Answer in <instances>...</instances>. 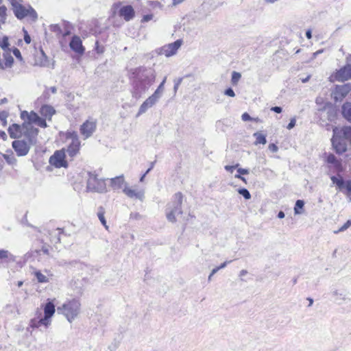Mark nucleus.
<instances>
[{
	"mask_svg": "<svg viewBox=\"0 0 351 351\" xmlns=\"http://www.w3.org/2000/svg\"><path fill=\"white\" fill-rule=\"evenodd\" d=\"M21 118L23 121V125L12 124L8 128V132L11 138H16L24 134L29 138L31 144L36 143V137L38 134V130L34 128L32 124L45 128L47 124L44 119L39 117L34 111H22Z\"/></svg>",
	"mask_w": 351,
	"mask_h": 351,
	"instance_id": "obj_1",
	"label": "nucleus"
},
{
	"mask_svg": "<svg viewBox=\"0 0 351 351\" xmlns=\"http://www.w3.org/2000/svg\"><path fill=\"white\" fill-rule=\"evenodd\" d=\"M156 79L155 71L152 69L138 68L132 73V96L139 99L154 84Z\"/></svg>",
	"mask_w": 351,
	"mask_h": 351,
	"instance_id": "obj_2",
	"label": "nucleus"
},
{
	"mask_svg": "<svg viewBox=\"0 0 351 351\" xmlns=\"http://www.w3.org/2000/svg\"><path fill=\"white\" fill-rule=\"evenodd\" d=\"M56 298H47L45 303L37 308L34 316L29 320V326L32 329L48 328L52 323L56 313Z\"/></svg>",
	"mask_w": 351,
	"mask_h": 351,
	"instance_id": "obj_3",
	"label": "nucleus"
},
{
	"mask_svg": "<svg viewBox=\"0 0 351 351\" xmlns=\"http://www.w3.org/2000/svg\"><path fill=\"white\" fill-rule=\"evenodd\" d=\"M58 313L62 315L71 324L77 319L82 313V302L80 298L67 299L57 308Z\"/></svg>",
	"mask_w": 351,
	"mask_h": 351,
	"instance_id": "obj_4",
	"label": "nucleus"
},
{
	"mask_svg": "<svg viewBox=\"0 0 351 351\" xmlns=\"http://www.w3.org/2000/svg\"><path fill=\"white\" fill-rule=\"evenodd\" d=\"M183 195L178 192L173 196L172 200L167 204L165 210V215L167 220L174 223L176 221V217L182 214Z\"/></svg>",
	"mask_w": 351,
	"mask_h": 351,
	"instance_id": "obj_5",
	"label": "nucleus"
},
{
	"mask_svg": "<svg viewBox=\"0 0 351 351\" xmlns=\"http://www.w3.org/2000/svg\"><path fill=\"white\" fill-rule=\"evenodd\" d=\"M86 189L90 192L106 193L107 192L106 181L104 179H99L97 175L90 173L87 180Z\"/></svg>",
	"mask_w": 351,
	"mask_h": 351,
	"instance_id": "obj_6",
	"label": "nucleus"
},
{
	"mask_svg": "<svg viewBox=\"0 0 351 351\" xmlns=\"http://www.w3.org/2000/svg\"><path fill=\"white\" fill-rule=\"evenodd\" d=\"M13 12L16 17L19 19H22L26 16L29 17L33 21H35L38 18V14L36 10L31 6L27 7L18 3L16 2L12 3Z\"/></svg>",
	"mask_w": 351,
	"mask_h": 351,
	"instance_id": "obj_7",
	"label": "nucleus"
},
{
	"mask_svg": "<svg viewBox=\"0 0 351 351\" xmlns=\"http://www.w3.org/2000/svg\"><path fill=\"white\" fill-rule=\"evenodd\" d=\"M182 45V40L179 39L176 41L165 45L160 48L156 49L158 55H164L165 57H171L176 54L178 50Z\"/></svg>",
	"mask_w": 351,
	"mask_h": 351,
	"instance_id": "obj_8",
	"label": "nucleus"
},
{
	"mask_svg": "<svg viewBox=\"0 0 351 351\" xmlns=\"http://www.w3.org/2000/svg\"><path fill=\"white\" fill-rule=\"evenodd\" d=\"M351 91V84L336 85L332 90L331 97L335 101H341Z\"/></svg>",
	"mask_w": 351,
	"mask_h": 351,
	"instance_id": "obj_9",
	"label": "nucleus"
},
{
	"mask_svg": "<svg viewBox=\"0 0 351 351\" xmlns=\"http://www.w3.org/2000/svg\"><path fill=\"white\" fill-rule=\"evenodd\" d=\"M123 193L130 199L143 202L145 199V190L125 185L123 189Z\"/></svg>",
	"mask_w": 351,
	"mask_h": 351,
	"instance_id": "obj_10",
	"label": "nucleus"
},
{
	"mask_svg": "<svg viewBox=\"0 0 351 351\" xmlns=\"http://www.w3.org/2000/svg\"><path fill=\"white\" fill-rule=\"evenodd\" d=\"M97 120L93 118H88L83 124L80 126V134L84 136V138H88L90 137L95 132L97 128Z\"/></svg>",
	"mask_w": 351,
	"mask_h": 351,
	"instance_id": "obj_11",
	"label": "nucleus"
},
{
	"mask_svg": "<svg viewBox=\"0 0 351 351\" xmlns=\"http://www.w3.org/2000/svg\"><path fill=\"white\" fill-rule=\"evenodd\" d=\"M67 138L71 139V142L69 143L67 148V152L70 156L73 157L75 156L80 150V141L75 132H68Z\"/></svg>",
	"mask_w": 351,
	"mask_h": 351,
	"instance_id": "obj_12",
	"label": "nucleus"
},
{
	"mask_svg": "<svg viewBox=\"0 0 351 351\" xmlns=\"http://www.w3.org/2000/svg\"><path fill=\"white\" fill-rule=\"evenodd\" d=\"M49 162L51 165L60 168L66 167L67 162L65 160V152L64 149L58 150L50 157Z\"/></svg>",
	"mask_w": 351,
	"mask_h": 351,
	"instance_id": "obj_13",
	"label": "nucleus"
},
{
	"mask_svg": "<svg viewBox=\"0 0 351 351\" xmlns=\"http://www.w3.org/2000/svg\"><path fill=\"white\" fill-rule=\"evenodd\" d=\"M338 132L335 131V135L333 134L331 139L332 144L337 154H342L347 150V146L348 141L340 138L337 135Z\"/></svg>",
	"mask_w": 351,
	"mask_h": 351,
	"instance_id": "obj_14",
	"label": "nucleus"
},
{
	"mask_svg": "<svg viewBox=\"0 0 351 351\" xmlns=\"http://www.w3.org/2000/svg\"><path fill=\"white\" fill-rule=\"evenodd\" d=\"M12 147L17 156H24L28 154L30 146L25 141L16 140L12 142Z\"/></svg>",
	"mask_w": 351,
	"mask_h": 351,
	"instance_id": "obj_15",
	"label": "nucleus"
},
{
	"mask_svg": "<svg viewBox=\"0 0 351 351\" xmlns=\"http://www.w3.org/2000/svg\"><path fill=\"white\" fill-rule=\"evenodd\" d=\"M160 97L153 93L151 96L145 99V101L141 105L138 112L136 114L137 117L144 114L149 108L154 106Z\"/></svg>",
	"mask_w": 351,
	"mask_h": 351,
	"instance_id": "obj_16",
	"label": "nucleus"
},
{
	"mask_svg": "<svg viewBox=\"0 0 351 351\" xmlns=\"http://www.w3.org/2000/svg\"><path fill=\"white\" fill-rule=\"evenodd\" d=\"M333 77L335 80L339 82H344L351 79V64H347L339 69Z\"/></svg>",
	"mask_w": 351,
	"mask_h": 351,
	"instance_id": "obj_17",
	"label": "nucleus"
},
{
	"mask_svg": "<svg viewBox=\"0 0 351 351\" xmlns=\"http://www.w3.org/2000/svg\"><path fill=\"white\" fill-rule=\"evenodd\" d=\"M69 46L73 51L78 54L82 55L84 53L85 49L82 45V40L77 36H74L72 37L69 43Z\"/></svg>",
	"mask_w": 351,
	"mask_h": 351,
	"instance_id": "obj_18",
	"label": "nucleus"
},
{
	"mask_svg": "<svg viewBox=\"0 0 351 351\" xmlns=\"http://www.w3.org/2000/svg\"><path fill=\"white\" fill-rule=\"evenodd\" d=\"M337 131L338 136L345 139L351 143V126H344L342 128L335 127L333 128V134L335 135V131Z\"/></svg>",
	"mask_w": 351,
	"mask_h": 351,
	"instance_id": "obj_19",
	"label": "nucleus"
},
{
	"mask_svg": "<svg viewBox=\"0 0 351 351\" xmlns=\"http://www.w3.org/2000/svg\"><path fill=\"white\" fill-rule=\"evenodd\" d=\"M330 179L339 190L346 188L348 193H351V180L345 182L341 176H332Z\"/></svg>",
	"mask_w": 351,
	"mask_h": 351,
	"instance_id": "obj_20",
	"label": "nucleus"
},
{
	"mask_svg": "<svg viewBox=\"0 0 351 351\" xmlns=\"http://www.w3.org/2000/svg\"><path fill=\"white\" fill-rule=\"evenodd\" d=\"M110 186L114 190L121 189L123 191V187L128 185L123 175L110 179Z\"/></svg>",
	"mask_w": 351,
	"mask_h": 351,
	"instance_id": "obj_21",
	"label": "nucleus"
},
{
	"mask_svg": "<svg viewBox=\"0 0 351 351\" xmlns=\"http://www.w3.org/2000/svg\"><path fill=\"white\" fill-rule=\"evenodd\" d=\"M119 14L126 21H129L134 16V10L131 5H125L120 8Z\"/></svg>",
	"mask_w": 351,
	"mask_h": 351,
	"instance_id": "obj_22",
	"label": "nucleus"
},
{
	"mask_svg": "<svg viewBox=\"0 0 351 351\" xmlns=\"http://www.w3.org/2000/svg\"><path fill=\"white\" fill-rule=\"evenodd\" d=\"M34 274L39 283H47L52 278V274L47 271L43 273L40 270H36Z\"/></svg>",
	"mask_w": 351,
	"mask_h": 351,
	"instance_id": "obj_23",
	"label": "nucleus"
},
{
	"mask_svg": "<svg viewBox=\"0 0 351 351\" xmlns=\"http://www.w3.org/2000/svg\"><path fill=\"white\" fill-rule=\"evenodd\" d=\"M56 110L54 108L49 105H44L40 108V114L45 118L44 119L46 121V119L51 120L52 116L55 114Z\"/></svg>",
	"mask_w": 351,
	"mask_h": 351,
	"instance_id": "obj_24",
	"label": "nucleus"
},
{
	"mask_svg": "<svg viewBox=\"0 0 351 351\" xmlns=\"http://www.w3.org/2000/svg\"><path fill=\"white\" fill-rule=\"evenodd\" d=\"M341 112L343 117L349 122L351 123V103L346 102L341 108Z\"/></svg>",
	"mask_w": 351,
	"mask_h": 351,
	"instance_id": "obj_25",
	"label": "nucleus"
},
{
	"mask_svg": "<svg viewBox=\"0 0 351 351\" xmlns=\"http://www.w3.org/2000/svg\"><path fill=\"white\" fill-rule=\"evenodd\" d=\"M327 162L331 165H333L334 167L335 168L336 171L338 172L341 171V163L340 161H339L337 158L333 154H329L327 156Z\"/></svg>",
	"mask_w": 351,
	"mask_h": 351,
	"instance_id": "obj_26",
	"label": "nucleus"
},
{
	"mask_svg": "<svg viewBox=\"0 0 351 351\" xmlns=\"http://www.w3.org/2000/svg\"><path fill=\"white\" fill-rule=\"evenodd\" d=\"M50 234L51 239H57L58 241H60L65 239V234H64L63 230L60 228H56L53 230Z\"/></svg>",
	"mask_w": 351,
	"mask_h": 351,
	"instance_id": "obj_27",
	"label": "nucleus"
},
{
	"mask_svg": "<svg viewBox=\"0 0 351 351\" xmlns=\"http://www.w3.org/2000/svg\"><path fill=\"white\" fill-rule=\"evenodd\" d=\"M40 57L36 59V64L41 66H47L49 65V60L43 50L40 51Z\"/></svg>",
	"mask_w": 351,
	"mask_h": 351,
	"instance_id": "obj_28",
	"label": "nucleus"
},
{
	"mask_svg": "<svg viewBox=\"0 0 351 351\" xmlns=\"http://www.w3.org/2000/svg\"><path fill=\"white\" fill-rule=\"evenodd\" d=\"M253 136L256 138L254 145H257L258 144H262V145L266 144V143H267L266 137L263 133H261L260 132H255L253 134Z\"/></svg>",
	"mask_w": 351,
	"mask_h": 351,
	"instance_id": "obj_29",
	"label": "nucleus"
},
{
	"mask_svg": "<svg viewBox=\"0 0 351 351\" xmlns=\"http://www.w3.org/2000/svg\"><path fill=\"white\" fill-rule=\"evenodd\" d=\"M332 295L337 300H346V295L344 292L341 291L339 289H335L332 291Z\"/></svg>",
	"mask_w": 351,
	"mask_h": 351,
	"instance_id": "obj_30",
	"label": "nucleus"
},
{
	"mask_svg": "<svg viewBox=\"0 0 351 351\" xmlns=\"http://www.w3.org/2000/svg\"><path fill=\"white\" fill-rule=\"evenodd\" d=\"M5 161L10 165H14L16 163V159L12 153L5 154L3 155Z\"/></svg>",
	"mask_w": 351,
	"mask_h": 351,
	"instance_id": "obj_31",
	"label": "nucleus"
},
{
	"mask_svg": "<svg viewBox=\"0 0 351 351\" xmlns=\"http://www.w3.org/2000/svg\"><path fill=\"white\" fill-rule=\"evenodd\" d=\"M167 80V77H165L162 82L160 84V85L158 86L157 89L154 91V94L159 97H161L163 91H164V86Z\"/></svg>",
	"mask_w": 351,
	"mask_h": 351,
	"instance_id": "obj_32",
	"label": "nucleus"
},
{
	"mask_svg": "<svg viewBox=\"0 0 351 351\" xmlns=\"http://www.w3.org/2000/svg\"><path fill=\"white\" fill-rule=\"evenodd\" d=\"M7 259L8 261H13V256L7 250H0V260Z\"/></svg>",
	"mask_w": 351,
	"mask_h": 351,
	"instance_id": "obj_33",
	"label": "nucleus"
},
{
	"mask_svg": "<svg viewBox=\"0 0 351 351\" xmlns=\"http://www.w3.org/2000/svg\"><path fill=\"white\" fill-rule=\"evenodd\" d=\"M304 205V202L303 200L298 199L295 202V208H294V212L295 214H301L302 211L300 210V209H302Z\"/></svg>",
	"mask_w": 351,
	"mask_h": 351,
	"instance_id": "obj_34",
	"label": "nucleus"
},
{
	"mask_svg": "<svg viewBox=\"0 0 351 351\" xmlns=\"http://www.w3.org/2000/svg\"><path fill=\"white\" fill-rule=\"evenodd\" d=\"M6 12H7V8L5 6H4V5L0 6V19H1V23L2 24H4L5 23Z\"/></svg>",
	"mask_w": 351,
	"mask_h": 351,
	"instance_id": "obj_35",
	"label": "nucleus"
},
{
	"mask_svg": "<svg viewBox=\"0 0 351 351\" xmlns=\"http://www.w3.org/2000/svg\"><path fill=\"white\" fill-rule=\"evenodd\" d=\"M241 77V75L240 73L233 71L232 73L231 82L233 85H237L238 82Z\"/></svg>",
	"mask_w": 351,
	"mask_h": 351,
	"instance_id": "obj_36",
	"label": "nucleus"
},
{
	"mask_svg": "<svg viewBox=\"0 0 351 351\" xmlns=\"http://www.w3.org/2000/svg\"><path fill=\"white\" fill-rule=\"evenodd\" d=\"M240 195H243L245 199H249L251 197L250 192L246 189H240L238 190Z\"/></svg>",
	"mask_w": 351,
	"mask_h": 351,
	"instance_id": "obj_37",
	"label": "nucleus"
},
{
	"mask_svg": "<svg viewBox=\"0 0 351 351\" xmlns=\"http://www.w3.org/2000/svg\"><path fill=\"white\" fill-rule=\"evenodd\" d=\"M97 215H98V218H99V221H101V223H102V225L104 226H105L106 228H108V226L106 225V221L104 217V212H101V211L99 212Z\"/></svg>",
	"mask_w": 351,
	"mask_h": 351,
	"instance_id": "obj_38",
	"label": "nucleus"
},
{
	"mask_svg": "<svg viewBox=\"0 0 351 351\" xmlns=\"http://www.w3.org/2000/svg\"><path fill=\"white\" fill-rule=\"evenodd\" d=\"M295 123H296V119L295 117L292 118L291 120H290V122L288 124L287 128L288 130H291L292 128H293L295 125Z\"/></svg>",
	"mask_w": 351,
	"mask_h": 351,
	"instance_id": "obj_39",
	"label": "nucleus"
},
{
	"mask_svg": "<svg viewBox=\"0 0 351 351\" xmlns=\"http://www.w3.org/2000/svg\"><path fill=\"white\" fill-rule=\"evenodd\" d=\"M351 226V219L347 221L340 228L339 231H344Z\"/></svg>",
	"mask_w": 351,
	"mask_h": 351,
	"instance_id": "obj_40",
	"label": "nucleus"
},
{
	"mask_svg": "<svg viewBox=\"0 0 351 351\" xmlns=\"http://www.w3.org/2000/svg\"><path fill=\"white\" fill-rule=\"evenodd\" d=\"M224 94L226 95L231 97H234L235 96V93H234V90L231 88H229L226 89L225 90Z\"/></svg>",
	"mask_w": 351,
	"mask_h": 351,
	"instance_id": "obj_41",
	"label": "nucleus"
},
{
	"mask_svg": "<svg viewBox=\"0 0 351 351\" xmlns=\"http://www.w3.org/2000/svg\"><path fill=\"white\" fill-rule=\"evenodd\" d=\"M238 167H239V164H237L236 165H232V166H231V165H226V166L225 167V169H226L227 171H229V172H230V173H232V172H233V171H234V169L235 168Z\"/></svg>",
	"mask_w": 351,
	"mask_h": 351,
	"instance_id": "obj_42",
	"label": "nucleus"
},
{
	"mask_svg": "<svg viewBox=\"0 0 351 351\" xmlns=\"http://www.w3.org/2000/svg\"><path fill=\"white\" fill-rule=\"evenodd\" d=\"M241 118L243 121H251L253 119L247 112L243 113L241 116Z\"/></svg>",
	"mask_w": 351,
	"mask_h": 351,
	"instance_id": "obj_43",
	"label": "nucleus"
},
{
	"mask_svg": "<svg viewBox=\"0 0 351 351\" xmlns=\"http://www.w3.org/2000/svg\"><path fill=\"white\" fill-rule=\"evenodd\" d=\"M268 149L272 152H276L278 150V147L274 143L269 144Z\"/></svg>",
	"mask_w": 351,
	"mask_h": 351,
	"instance_id": "obj_44",
	"label": "nucleus"
},
{
	"mask_svg": "<svg viewBox=\"0 0 351 351\" xmlns=\"http://www.w3.org/2000/svg\"><path fill=\"white\" fill-rule=\"evenodd\" d=\"M237 172L241 175H246L249 173V171L247 169L239 168Z\"/></svg>",
	"mask_w": 351,
	"mask_h": 351,
	"instance_id": "obj_45",
	"label": "nucleus"
},
{
	"mask_svg": "<svg viewBox=\"0 0 351 351\" xmlns=\"http://www.w3.org/2000/svg\"><path fill=\"white\" fill-rule=\"evenodd\" d=\"M152 19H153L152 14H147L143 17L142 21L143 22H148L149 21L152 20Z\"/></svg>",
	"mask_w": 351,
	"mask_h": 351,
	"instance_id": "obj_46",
	"label": "nucleus"
},
{
	"mask_svg": "<svg viewBox=\"0 0 351 351\" xmlns=\"http://www.w3.org/2000/svg\"><path fill=\"white\" fill-rule=\"evenodd\" d=\"M13 54L17 58L21 60V55L20 51L17 48H14L13 50Z\"/></svg>",
	"mask_w": 351,
	"mask_h": 351,
	"instance_id": "obj_47",
	"label": "nucleus"
},
{
	"mask_svg": "<svg viewBox=\"0 0 351 351\" xmlns=\"http://www.w3.org/2000/svg\"><path fill=\"white\" fill-rule=\"evenodd\" d=\"M25 32V36H24V40H25V42L27 44L30 43L31 42V38L30 36L28 35L27 31L24 30Z\"/></svg>",
	"mask_w": 351,
	"mask_h": 351,
	"instance_id": "obj_48",
	"label": "nucleus"
},
{
	"mask_svg": "<svg viewBox=\"0 0 351 351\" xmlns=\"http://www.w3.org/2000/svg\"><path fill=\"white\" fill-rule=\"evenodd\" d=\"M182 81V78H179V79L178 80V81L175 83V84H174V87H173V89H174V91H175V92H176V91H177V90H178V87H179L180 84H181Z\"/></svg>",
	"mask_w": 351,
	"mask_h": 351,
	"instance_id": "obj_49",
	"label": "nucleus"
},
{
	"mask_svg": "<svg viewBox=\"0 0 351 351\" xmlns=\"http://www.w3.org/2000/svg\"><path fill=\"white\" fill-rule=\"evenodd\" d=\"M271 110H272L276 113H280L282 112V108L279 107V106H275V107H272L271 108Z\"/></svg>",
	"mask_w": 351,
	"mask_h": 351,
	"instance_id": "obj_50",
	"label": "nucleus"
},
{
	"mask_svg": "<svg viewBox=\"0 0 351 351\" xmlns=\"http://www.w3.org/2000/svg\"><path fill=\"white\" fill-rule=\"evenodd\" d=\"M247 274V271L245 270V269H242L240 272H239V277L241 278V280H243V278L246 276Z\"/></svg>",
	"mask_w": 351,
	"mask_h": 351,
	"instance_id": "obj_51",
	"label": "nucleus"
},
{
	"mask_svg": "<svg viewBox=\"0 0 351 351\" xmlns=\"http://www.w3.org/2000/svg\"><path fill=\"white\" fill-rule=\"evenodd\" d=\"M153 166H154V165L152 164L151 167L149 169H148L147 170V171L141 176V178H140V182H143L144 178H145V177L146 176V174L149 172V171L153 168Z\"/></svg>",
	"mask_w": 351,
	"mask_h": 351,
	"instance_id": "obj_52",
	"label": "nucleus"
},
{
	"mask_svg": "<svg viewBox=\"0 0 351 351\" xmlns=\"http://www.w3.org/2000/svg\"><path fill=\"white\" fill-rule=\"evenodd\" d=\"M230 262V261H226V262L223 263L222 264H221L219 266L216 267H217V269L218 270H220V269H223L224 267H226V265H228V263H229Z\"/></svg>",
	"mask_w": 351,
	"mask_h": 351,
	"instance_id": "obj_53",
	"label": "nucleus"
},
{
	"mask_svg": "<svg viewBox=\"0 0 351 351\" xmlns=\"http://www.w3.org/2000/svg\"><path fill=\"white\" fill-rule=\"evenodd\" d=\"M219 270L217 269V267L213 269V270L211 271L209 276H208V280H211V278L212 276L215 274Z\"/></svg>",
	"mask_w": 351,
	"mask_h": 351,
	"instance_id": "obj_54",
	"label": "nucleus"
},
{
	"mask_svg": "<svg viewBox=\"0 0 351 351\" xmlns=\"http://www.w3.org/2000/svg\"><path fill=\"white\" fill-rule=\"evenodd\" d=\"M185 0H172V4L173 6H176V5L182 3Z\"/></svg>",
	"mask_w": 351,
	"mask_h": 351,
	"instance_id": "obj_55",
	"label": "nucleus"
},
{
	"mask_svg": "<svg viewBox=\"0 0 351 351\" xmlns=\"http://www.w3.org/2000/svg\"><path fill=\"white\" fill-rule=\"evenodd\" d=\"M152 7L160 6V3L158 1H152L150 3Z\"/></svg>",
	"mask_w": 351,
	"mask_h": 351,
	"instance_id": "obj_56",
	"label": "nucleus"
},
{
	"mask_svg": "<svg viewBox=\"0 0 351 351\" xmlns=\"http://www.w3.org/2000/svg\"><path fill=\"white\" fill-rule=\"evenodd\" d=\"M234 177L241 180L242 181H243L245 182H246L245 178L242 177L240 173H239L237 174H236L234 176Z\"/></svg>",
	"mask_w": 351,
	"mask_h": 351,
	"instance_id": "obj_57",
	"label": "nucleus"
},
{
	"mask_svg": "<svg viewBox=\"0 0 351 351\" xmlns=\"http://www.w3.org/2000/svg\"><path fill=\"white\" fill-rule=\"evenodd\" d=\"M324 102L323 98L322 97H317L316 99V104H322Z\"/></svg>",
	"mask_w": 351,
	"mask_h": 351,
	"instance_id": "obj_58",
	"label": "nucleus"
},
{
	"mask_svg": "<svg viewBox=\"0 0 351 351\" xmlns=\"http://www.w3.org/2000/svg\"><path fill=\"white\" fill-rule=\"evenodd\" d=\"M278 217L280 219H282L285 217V213L282 211H280L278 214Z\"/></svg>",
	"mask_w": 351,
	"mask_h": 351,
	"instance_id": "obj_59",
	"label": "nucleus"
},
{
	"mask_svg": "<svg viewBox=\"0 0 351 351\" xmlns=\"http://www.w3.org/2000/svg\"><path fill=\"white\" fill-rule=\"evenodd\" d=\"M306 37H307L308 39L311 38V37H312L311 31V30H308V31H306Z\"/></svg>",
	"mask_w": 351,
	"mask_h": 351,
	"instance_id": "obj_60",
	"label": "nucleus"
},
{
	"mask_svg": "<svg viewBox=\"0 0 351 351\" xmlns=\"http://www.w3.org/2000/svg\"><path fill=\"white\" fill-rule=\"evenodd\" d=\"M53 31H54V32L60 31V27H59V26H58V25H54V26L53 27Z\"/></svg>",
	"mask_w": 351,
	"mask_h": 351,
	"instance_id": "obj_61",
	"label": "nucleus"
},
{
	"mask_svg": "<svg viewBox=\"0 0 351 351\" xmlns=\"http://www.w3.org/2000/svg\"><path fill=\"white\" fill-rule=\"evenodd\" d=\"M309 79H310V75L307 76L306 78L302 79L301 80L303 83H305V82H308Z\"/></svg>",
	"mask_w": 351,
	"mask_h": 351,
	"instance_id": "obj_62",
	"label": "nucleus"
},
{
	"mask_svg": "<svg viewBox=\"0 0 351 351\" xmlns=\"http://www.w3.org/2000/svg\"><path fill=\"white\" fill-rule=\"evenodd\" d=\"M50 90H51V93H56V90H56V88L55 86H52V87H51V88H50Z\"/></svg>",
	"mask_w": 351,
	"mask_h": 351,
	"instance_id": "obj_63",
	"label": "nucleus"
},
{
	"mask_svg": "<svg viewBox=\"0 0 351 351\" xmlns=\"http://www.w3.org/2000/svg\"><path fill=\"white\" fill-rule=\"evenodd\" d=\"M346 59L348 62H351V53L347 57Z\"/></svg>",
	"mask_w": 351,
	"mask_h": 351,
	"instance_id": "obj_64",
	"label": "nucleus"
}]
</instances>
